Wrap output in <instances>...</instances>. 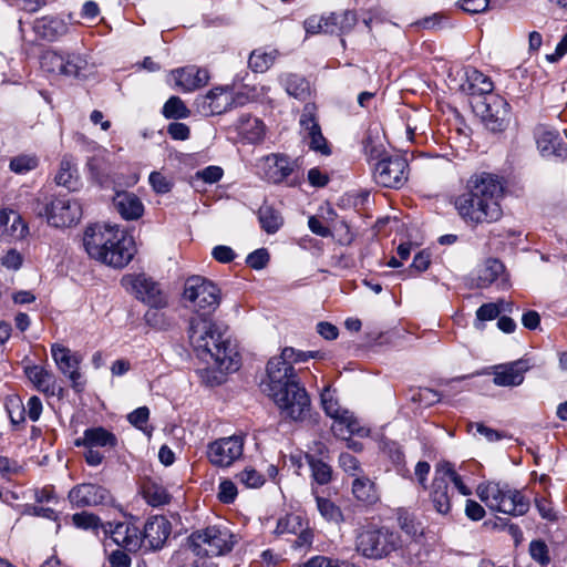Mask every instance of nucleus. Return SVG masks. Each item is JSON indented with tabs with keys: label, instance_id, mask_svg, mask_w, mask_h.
<instances>
[{
	"label": "nucleus",
	"instance_id": "nucleus-1",
	"mask_svg": "<svg viewBox=\"0 0 567 567\" xmlns=\"http://www.w3.org/2000/svg\"><path fill=\"white\" fill-rule=\"evenodd\" d=\"M183 297L196 312L189 320L188 338L197 355L205 361L213 360L220 371H237L239 354L236 347L210 318L220 301L217 286L203 277L193 276L185 282Z\"/></svg>",
	"mask_w": 567,
	"mask_h": 567
},
{
	"label": "nucleus",
	"instance_id": "nucleus-2",
	"mask_svg": "<svg viewBox=\"0 0 567 567\" xmlns=\"http://www.w3.org/2000/svg\"><path fill=\"white\" fill-rule=\"evenodd\" d=\"M503 193L502 177L481 172L467 179L464 192L454 197L453 205L466 224H489L497 221L503 215L499 204Z\"/></svg>",
	"mask_w": 567,
	"mask_h": 567
},
{
	"label": "nucleus",
	"instance_id": "nucleus-3",
	"mask_svg": "<svg viewBox=\"0 0 567 567\" xmlns=\"http://www.w3.org/2000/svg\"><path fill=\"white\" fill-rule=\"evenodd\" d=\"M83 246L91 258L114 268L125 267L135 254L133 238L116 225L86 227Z\"/></svg>",
	"mask_w": 567,
	"mask_h": 567
},
{
	"label": "nucleus",
	"instance_id": "nucleus-4",
	"mask_svg": "<svg viewBox=\"0 0 567 567\" xmlns=\"http://www.w3.org/2000/svg\"><path fill=\"white\" fill-rule=\"evenodd\" d=\"M188 540L193 553L200 557L225 556L233 550L237 543L236 535L226 526L220 525L194 530Z\"/></svg>",
	"mask_w": 567,
	"mask_h": 567
},
{
	"label": "nucleus",
	"instance_id": "nucleus-5",
	"mask_svg": "<svg viewBox=\"0 0 567 567\" xmlns=\"http://www.w3.org/2000/svg\"><path fill=\"white\" fill-rule=\"evenodd\" d=\"M477 495L492 511L512 516H522L529 509V501L517 489L508 485L488 482L477 487Z\"/></svg>",
	"mask_w": 567,
	"mask_h": 567
},
{
	"label": "nucleus",
	"instance_id": "nucleus-6",
	"mask_svg": "<svg viewBox=\"0 0 567 567\" xmlns=\"http://www.w3.org/2000/svg\"><path fill=\"white\" fill-rule=\"evenodd\" d=\"M401 547L400 535L385 527L362 529L355 539L357 550L370 559H382Z\"/></svg>",
	"mask_w": 567,
	"mask_h": 567
},
{
	"label": "nucleus",
	"instance_id": "nucleus-7",
	"mask_svg": "<svg viewBox=\"0 0 567 567\" xmlns=\"http://www.w3.org/2000/svg\"><path fill=\"white\" fill-rule=\"evenodd\" d=\"M280 411L284 420L303 421L310 411V398L303 386L288 382L285 386L268 392Z\"/></svg>",
	"mask_w": 567,
	"mask_h": 567
},
{
	"label": "nucleus",
	"instance_id": "nucleus-8",
	"mask_svg": "<svg viewBox=\"0 0 567 567\" xmlns=\"http://www.w3.org/2000/svg\"><path fill=\"white\" fill-rule=\"evenodd\" d=\"M34 210L38 216L45 217L48 224L56 228L71 227L78 224L82 217L81 204L66 196L55 197L45 203L38 199Z\"/></svg>",
	"mask_w": 567,
	"mask_h": 567
},
{
	"label": "nucleus",
	"instance_id": "nucleus-9",
	"mask_svg": "<svg viewBox=\"0 0 567 567\" xmlns=\"http://www.w3.org/2000/svg\"><path fill=\"white\" fill-rule=\"evenodd\" d=\"M86 65V60L76 52L47 49L40 55L41 70L51 75L79 78Z\"/></svg>",
	"mask_w": 567,
	"mask_h": 567
},
{
	"label": "nucleus",
	"instance_id": "nucleus-10",
	"mask_svg": "<svg viewBox=\"0 0 567 567\" xmlns=\"http://www.w3.org/2000/svg\"><path fill=\"white\" fill-rule=\"evenodd\" d=\"M474 111L491 132H503L509 124L511 105L498 94L480 97L474 104Z\"/></svg>",
	"mask_w": 567,
	"mask_h": 567
},
{
	"label": "nucleus",
	"instance_id": "nucleus-11",
	"mask_svg": "<svg viewBox=\"0 0 567 567\" xmlns=\"http://www.w3.org/2000/svg\"><path fill=\"white\" fill-rule=\"evenodd\" d=\"M268 165L266 178L274 184H285L288 187H296L302 182L301 164L299 159H292L286 154H270L266 156Z\"/></svg>",
	"mask_w": 567,
	"mask_h": 567
},
{
	"label": "nucleus",
	"instance_id": "nucleus-12",
	"mask_svg": "<svg viewBox=\"0 0 567 567\" xmlns=\"http://www.w3.org/2000/svg\"><path fill=\"white\" fill-rule=\"evenodd\" d=\"M245 439L240 434L220 437L207 445V458L213 466L226 468L243 456Z\"/></svg>",
	"mask_w": 567,
	"mask_h": 567
},
{
	"label": "nucleus",
	"instance_id": "nucleus-13",
	"mask_svg": "<svg viewBox=\"0 0 567 567\" xmlns=\"http://www.w3.org/2000/svg\"><path fill=\"white\" fill-rule=\"evenodd\" d=\"M408 166L403 156H384L375 163L373 178L380 186L400 188L408 181Z\"/></svg>",
	"mask_w": 567,
	"mask_h": 567
},
{
	"label": "nucleus",
	"instance_id": "nucleus-14",
	"mask_svg": "<svg viewBox=\"0 0 567 567\" xmlns=\"http://www.w3.org/2000/svg\"><path fill=\"white\" fill-rule=\"evenodd\" d=\"M51 355L59 371L69 379L72 389L78 393L82 392L85 388V380L80 371L83 357L59 343L52 344Z\"/></svg>",
	"mask_w": 567,
	"mask_h": 567
},
{
	"label": "nucleus",
	"instance_id": "nucleus-15",
	"mask_svg": "<svg viewBox=\"0 0 567 567\" xmlns=\"http://www.w3.org/2000/svg\"><path fill=\"white\" fill-rule=\"evenodd\" d=\"M122 284L136 295V298L150 307H166L168 301L159 285L145 274L126 275Z\"/></svg>",
	"mask_w": 567,
	"mask_h": 567
},
{
	"label": "nucleus",
	"instance_id": "nucleus-16",
	"mask_svg": "<svg viewBox=\"0 0 567 567\" xmlns=\"http://www.w3.org/2000/svg\"><path fill=\"white\" fill-rule=\"evenodd\" d=\"M537 150L546 158L563 161L567 157V135L548 125L540 124L534 132Z\"/></svg>",
	"mask_w": 567,
	"mask_h": 567
},
{
	"label": "nucleus",
	"instance_id": "nucleus-17",
	"mask_svg": "<svg viewBox=\"0 0 567 567\" xmlns=\"http://www.w3.org/2000/svg\"><path fill=\"white\" fill-rule=\"evenodd\" d=\"M295 355V349L287 347L282 349L280 355L271 358L267 364V375L269 382L267 391H272L285 386L288 382H297L293 365L290 364V359Z\"/></svg>",
	"mask_w": 567,
	"mask_h": 567
},
{
	"label": "nucleus",
	"instance_id": "nucleus-18",
	"mask_svg": "<svg viewBox=\"0 0 567 567\" xmlns=\"http://www.w3.org/2000/svg\"><path fill=\"white\" fill-rule=\"evenodd\" d=\"M299 124L303 137L308 141L310 150L320 153L321 155H330L331 150L324 136L322 135L321 127L318 123L315 106L306 104L300 115Z\"/></svg>",
	"mask_w": 567,
	"mask_h": 567
},
{
	"label": "nucleus",
	"instance_id": "nucleus-19",
	"mask_svg": "<svg viewBox=\"0 0 567 567\" xmlns=\"http://www.w3.org/2000/svg\"><path fill=\"white\" fill-rule=\"evenodd\" d=\"M68 498L73 507L83 508L105 504L111 496L110 492L100 485L83 483L72 487Z\"/></svg>",
	"mask_w": 567,
	"mask_h": 567
},
{
	"label": "nucleus",
	"instance_id": "nucleus-20",
	"mask_svg": "<svg viewBox=\"0 0 567 567\" xmlns=\"http://www.w3.org/2000/svg\"><path fill=\"white\" fill-rule=\"evenodd\" d=\"M104 534H110L112 540L130 551L140 549L143 545L140 528L128 522L106 523L103 526Z\"/></svg>",
	"mask_w": 567,
	"mask_h": 567
},
{
	"label": "nucleus",
	"instance_id": "nucleus-21",
	"mask_svg": "<svg viewBox=\"0 0 567 567\" xmlns=\"http://www.w3.org/2000/svg\"><path fill=\"white\" fill-rule=\"evenodd\" d=\"M329 450L321 442H315L310 452L305 458L311 470V477L318 485H327L332 480V467L324 461L328 458Z\"/></svg>",
	"mask_w": 567,
	"mask_h": 567
},
{
	"label": "nucleus",
	"instance_id": "nucleus-22",
	"mask_svg": "<svg viewBox=\"0 0 567 567\" xmlns=\"http://www.w3.org/2000/svg\"><path fill=\"white\" fill-rule=\"evenodd\" d=\"M529 369L530 364L527 359L496 365L493 372V382L497 386H518L524 382L525 373Z\"/></svg>",
	"mask_w": 567,
	"mask_h": 567
},
{
	"label": "nucleus",
	"instance_id": "nucleus-23",
	"mask_svg": "<svg viewBox=\"0 0 567 567\" xmlns=\"http://www.w3.org/2000/svg\"><path fill=\"white\" fill-rule=\"evenodd\" d=\"M172 76L183 92H193L205 86L209 79V72L205 68L187 65L172 71Z\"/></svg>",
	"mask_w": 567,
	"mask_h": 567
},
{
	"label": "nucleus",
	"instance_id": "nucleus-24",
	"mask_svg": "<svg viewBox=\"0 0 567 567\" xmlns=\"http://www.w3.org/2000/svg\"><path fill=\"white\" fill-rule=\"evenodd\" d=\"M275 534L278 536L288 534L296 535L295 547L309 546L313 538L312 532L303 527L302 518L295 514H286L280 517L277 522Z\"/></svg>",
	"mask_w": 567,
	"mask_h": 567
},
{
	"label": "nucleus",
	"instance_id": "nucleus-25",
	"mask_svg": "<svg viewBox=\"0 0 567 567\" xmlns=\"http://www.w3.org/2000/svg\"><path fill=\"white\" fill-rule=\"evenodd\" d=\"M171 532L172 525L166 517L152 516L145 523L142 539L143 543H147L150 549L157 550L164 546Z\"/></svg>",
	"mask_w": 567,
	"mask_h": 567
},
{
	"label": "nucleus",
	"instance_id": "nucleus-26",
	"mask_svg": "<svg viewBox=\"0 0 567 567\" xmlns=\"http://www.w3.org/2000/svg\"><path fill=\"white\" fill-rule=\"evenodd\" d=\"M494 284L498 289H507L509 287V276L502 261L491 258L478 270L476 286L487 288Z\"/></svg>",
	"mask_w": 567,
	"mask_h": 567
},
{
	"label": "nucleus",
	"instance_id": "nucleus-27",
	"mask_svg": "<svg viewBox=\"0 0 567 567\" xmlns=\"http://www.w3.org/2000/svg\"><path fill=\"white\" fill-rule=\"evenodd\" d=\"M320 399L322 409L327 415L342 424H346L349 433L353 434L359 432L358 422L348 413V411L340 408L338 400L334 396V391L330 385L323 388Z\"/></svg>",
	"mask_w": 567,
	"mask_h": 567
},
{
	"label": "nucleus",
	"instance_id": "nucleus-28",
	"mask_svg": "<svg viewBox=\"0 0 567 567\" xmlns=\"http://www.w3.org/2000/svg\"><path fill=\"white\" fill-rule=\"evenodd\" d=\"M454 488L444 481L443 475L435 471L431 485L430 502L433 508L441 515H449L452 508Z\"/></svg>",
	"mask_w": 567,
	"mask_h": 567
},
{
	"label": "nucleus",
	"instance_id": "nucleus-29",
	"mask_svg": "<svg viewBox=\"0 0 567 567\" xmlns=\"http://www.w3.org/2000/svg\"><path fill=\"white\" fill-rule=\"evenodd\" d=\"M118 440L114 433L103 426L89 427L83 432V436L75 440V446L114 449Z\"/></svg>",
	"mask_w": 567,
	"mask_h": 567
},
{
	"label": "nucleus",
	"instance_id": "nucleus-30",
	"mask_svg": "<svg viewBox=\"0 0 567 567\" xmlns=\"http://www.w3.org/2000/svg\"><path fill=\"white\" fill-rule=\"evenodd\" d=\"M197 101L205 114L215 115L226 112L233 104L234 99L230 92L225 91L223 87H215Z\"/></svg>",
	"mask_w": 567,
	"mask_h": 567
},
{
	"label": "nucleus",
	"instance_id": "nucleus-31",
	"mask_svg": "<svg viewBox=\"0 0 567 567\" xmlns=\"http://www.w3.org/2000/svg\"><path fill=\"white\" fill-rule=\"evenodd\" d=\"M33 31L47 41H55L69 32L68 23L58 17H42L34 21Z\"/></svg>",
	"mask_w": 567,
	"mask_h": 567
},
{
	"label": "nucleus",
	"instance_id": "nucleus-32",
	"mask_svg": "<svg viewBox=\"0 0 567 567\" xmlns=\"http://www.w3.org/2000/svg\"><path fill=\"white\" fill-rule=\"evenodd\" d=\"M358 19L354 11L344 10L332 12L323 17V32L329 34L349 33L355 25Z\"/></svg>",
	"mask_w": 567,
	"mask_h": 567
},
{
	"label": "nucleus",
	"instance_id": "nucleus-33",
	"mask_svg": "<svg viewBox=\"0 0 567 567\" xmlns=\"http://www.w3.org/2000/svg\"><path fill=\"white\" fill-rule=\"evenodd\" d=\"M113 204L118 214L126 220L138 219L144 213L142 200L133 193H117L113 198Z\"/></svg>",
	"mask_w": 567,
	"mask_h": 567
},
{
	"label": "nucleus",
	"instance_id": "nucleus-34",
	"mask_svg": "<svg viewBox=\"0 0 567 567\" xmlns=\"http://www.w3.org/2000/svg\"><path fill=\"white\" fill-rule=\"evenodd\" d=\"M351 492L358 502L365 505H373L380 499L375 483L364 474L353 478Z\"/></svg>",
	"mask_w": 567,
	"mask_h": 567
},
{
	"label": "nucleus",
	"instance_id": "nucleus-35",
	"mask_svg": "<svg viewBox=\"0 0 567 567\" xmlns=\"http://www.w3.org/2000/svg\"><path fill=\"white\" fill-rule=\"evenodd\" d=\"M465 78L467 87L463 84V90L468 94L480 95L482 97L492 94L494 84L489 76L485 75L475 68H467L465 70Z\"/></svg>",
	"mask_w": 567,
	"mask_h": 567
},
{
	"label": "nucleus",
	"instance_id": "nucleus-36",
	"mask_svg": "<svg viewBox=\"0 0 567 567\" xmlns=\"http://www.w3.org/2000/svg\"><path fill=\"white\" fill-rule=\"evenodd\" d=\"M237 131L248 143H259L265 136L264 122L249 114H244L238 118Z\"/></svg>",
	"mask_w": 567,
	"mask_h": 567
},
{
	"label": "nucleus",
	"instance_id": "nucleus-37",
	"mask_svg": "<svg viewBox=\"0 0 567 567\" xmlns=\"http://www.w3.org/2000/svg\"><path fill=\"white\" fill-rule=\"evenodd\" d=\"M279 83L289 96L298 100H306L310 94L309 82L302 75L296 73H282L279 75Z\"/></svg>",
	"mask_w": 567,
	"mask_h": 567
},
{
	"label": "nucleus",
	"instance_id": "nucleus-38",
	"mask_svg": "<svg viewBox=\"0 0 567 567\" xmlns=\"http://www.w3.org/2000/svg\"><path fill=\"white\" fill-rule=\"evenodd\" d=\"M24 372L39 391L47 394H54L56 381L51 371L41 365H30L24 369Z\"/></svg>",
	"mask_w": 567,
	"mask_h": 567
},
{
	"label": "nucleus",
	"instance_id": "nucleus-39",
	"mask_svg": "<svg viewBox=\"0 0 567 567\" xmlns=\"http://www.w3.org/2000/svg\"><path fill=\"white\" fill-rule=\"evenodd\" d=\"M58 185L68 188L69 190H76L79 187V176L75 163L69 155L63 156L60 162L59 171L54 177Z\"/></svg>",
	"mask_w": 567,
	"mask_h": 567
},
{
	"label": "nucleus",
	"instance_id": "nucleus-40",
	"mask_svg": "<svg viewBox=\"0 0 567 567\" xmlns=\"http://www.w3.org/2000/svg\"><path fill=\"white\" fill-rule=\"evenodd\" d=\"M280 55L277 49H255L248 59V65L252 72L264 73L269 70Z\"/></svg>",
	"mask_w": 567,
	"mask_h": 567
},
{
	"label": "nucleus",
	"instance_id": "nucleus-41",
	"mask_svg": "<svg viewBox=\"0 0 567 567\" xmlns=\"http://www.w3.org/2000/svg\"><path fill=\"white\" fill-rule=\"evenodd\" d=\"M312 495L315 496L317 509L321 517L328 523L341 524L344 520L341 508L331 499L319 496L317 491L312 487Z\"/></svg>",
	"mask_w": 567,
	"mask_h": 567
},
{
	"label": "nucleus",
	"instance_id": "nucleus-42",
	"mask_svg": "<svg viewBox=\"0 0 567 567\" xmlns=\"http://www.w3.org/2000/svg\"><path fill=\"white\" fill-rule=\"evenodd\" d=\"M260 227L267 234L277 233L284 224V219L278 210L269 205H262L258 210Z\"/></svg>",
	"mask_w": 567,
	"mask_h": 567
},
{
	"label": "nucleus",
	"instance_id": "nucleus-43",
	"mask_svg": "<svg viewBox=\"0 0 567 567\" xmlns=\"http://www.w3.org/2000/svg\"><path fill=\"white\" fill-rule=\"evenodd\" d=\"M162 114L166 118L183 120L190 115V110L185 105L179 96H171L162 109Z\"/></svg>",
	"mask_w": 567,
	"mask_h": 567
},
{
	"label": "nucleus",
	"instance_id": "nucleus-44",
	"mask_svg": "<svg viewBox=\"0 0 567 567\" xmlns=\"http://www.w3.org/2000/svg\"><path fill=\"white\" fill-rule=\"evenodd\" d=\"M436 472L443 475L444 481L450 485L453 483L454 488H456L462 495H471V489L464 484L461 475L456 473L453 465L449 462L441 463L436 466Z\"/></svg>",
	"mask_w": 567,
	"mask_h": 567
},
{
	"label": "nucleus",
	"instance_id": "nucleus-45",
	"mask_svg": "<svg viewBox=\"0 0 567 567\" xmlns=\"http://www.w3.org/2000/svg\"><path fill=\"white\" fill-rule=\"evenodd\" d=\"M42 409H43V406H42V402H41L40 398H38L37 395H33L28 400L27 405L22 406L21 411L19 412L18 419H16L13 416L11 411L9 412L11 423L19 424V423L23 422L24 414H27L31 421L37 422L41 416Z\"/></svg>",
	"mask_w": 567,
	"mask_h": 567
},
{
	"label": "nucleus",
	"instance_id": "nucleus-46",
	"mask_svg": "<svg viewBox=\"0 0 567 567\" xmlns=\"http://www.w3.org/2000/svg\"><path fill=\"white\" fill-rule=\"evenodd\" d=\"M164 307H150L144 315L145 322L157 330H167L172 327V319L162 311Z\"/></svg>",
	"mask_w": 567,
	"mask_h": 567
},
{
	"label": "nucleus",
	"instance_id": "nucleus-47",
	"mask_svg": "<svg viewBox=\"0 0 567 567\" xmlns=\"http://www.w3.org/2000/svg\"><path fill=\"white\" fill-rule=\"evenodd\" d=\"M73 525L83 530H97L99 528L103 529L104 524L101 522V518L89 512H80L72 515Z\"/></svg>",
	"mask_w": 567,
	"mask_h": 567
},
{
	"label": "nucleus",
	"instance_id": "nucleus-48",
	"mask_svg": "<svg viewBox=\"0 0 567 567\" xmlns=\"http://www.w3.org/2000/svg\"><path fill=\"white\" fill-rule=\"evenodd\" d=\"M398 525L402 532L410 538H414L421 534V524L415 519L413 514L400 509L396 516Z\"/></svg>",
	"mask_w": 567,
	"mask_h": 567
},
{
	"label": "nucleus",
	"instance_id": "nucleus-49",
	"mask_svg": "<svg viewBox=\"0 0 567 567\" xmlns=\"http://www.w3.org/2000/svg\"><path fill=\"white\" fill-rule=\"evenodd\" d=\"M39 165V159L35 155L21 154L11 158L9 167L16 174H25L35 169Z\"/></svg>",
	"mask_w": 567,
	"mask_h": 567
},
{
	"label": "nucleus",
	"instance_id": "nucleus-50",
	"mask_svg": "<svg viewBox=\"0 0 567 567\" xmlns=\"http://www.w3.org/2000/svg\"><path fill=\"white\" fill-rule=\"evenodd\" d=\"M143 494L147 503L152 506L164 505L169 501V495L165 488L155 484L145 486Z\"/></svg>",
	"mask_w": 567,
	"mask_h": 567
},
{
	"label": "nucleus",
	"instance_id": "nucleus-51",
	"mask_svg": "<svg viewBox=\"0 0 567 567\" xmlns=\"http://www.w3.org/2000/svg\"><path fill=\"white\" fill-rule=\"evenodd\" d=\"M24 515L34 516V517H43L53 522H56L55 533L58 534L61 529V524L59 523V513L55 512L51 507H43L37 505H27L23 511Z\"/></svg>",
	"mask_w": 567,
	"mask_h": 567
},
{
	"label": "nucleus",
	"instance_id": "nucleus-52",
	"mask_svg": "<svg viewBox=\"0 0 567 567\" xmlns=\"http://www.w3.org/2000/svg\"><path fill=\"white\" fill-rule=\"evenodd\" d=\"M239 482L248 488H259L265 484V477L252 467H246L237 474Z\"/></svg>",
	"mask_w": 567,
	"mask_h": 567
},
{
	"label": "nucleus",
	"instance_id": "nucleus-53",
	"mask_svg": "<svg viewBox=\"0 0 567 567\" xmlns=\"http://www.w3.org/2000/svg\"><path fill=\"white\" fill-rule=\"evenodd\" d=\"M340 467L353 478L363 474L359 460L348 452L339 455Z\"/></svg>",
	"mask_w": 567,
	"mask_h": 567
},
{
	"label": "nucleus",
	"instance_id": "nucleus-54",
	"mask_svg": "<svg viewBox=\"0 0 567 567\" xmlns=\"http://www.w3.org/2000/svg\"><path fill=\"white\" fill-rule=\"evenodd\" d=\"M224 171L221 167L216 165L207 166L195 173L194 179L202 181L205 184H215L221 179Z\"/></svg>",
	"mask_w": 567,
	"mask_h": 567
},
{
	"label": "nucleus",
	"instance_id": "nucleus-55",
	"mask_svg": "<svg viewBox=\"0 0 567 567\" xmlns=\"http://www.w3.org/2000/svg\"><path fill=\"white\" fill-rule=\"evenodd\" d=\"M269 260L270 256L268 250L266 248H259L247 256L246 264L255 270H261L268 265Z\"/></svg>",
	"mask_w": 567,
	"mask_h": 567
},
{
	"label": "nucleus",
	"instance_id": "nucleus-56",
	"mask_svg": "<svg viewBox=\"0 0 567 567\" xmlns=\"http://www.w3.org/2000/svg\"><path fill=\"white\" fill-rule=\"evenodd\" d=\"M411 399L414 402L430 406L441 401V394L430 388H420L415 393H413Z\"/></svg>",
	"mask_w": 567,
	"mask_h": 567
},
{
	"label": "nucleus",
	"instance_id": "nucleus-57",
	"mask_svg": "<svg viewBox=\"0 0 567 567\" xmlns=\"http://www.w3.org/2000/svg\"><path fill=\"white\" fill-rule=\"evenodd\" d=\"M237 497V487L230 480H223L218 486V499L224 504H231Z\"/></svg>",
	"mask_w": 567,
	"mask_h": 567
},
{
	"label": "nucleus",
	"instance_id": "nucleus-58",
	"mask_svg": "<svg viewBox=\"0 0 567 567\" xmlns=\"http://www.w3.org/2000/svg\"><path fill=\"white\" fill-rule=\"evenodd\" d=\"M529 553L533 559L538 561L542 566L549 564L548 547L543 540H533L529 545Z\"/></svg>",
	"mask_w": 567,
	"mask_h": 567
},
{
	"label": "nucleus",
	"instance_id": "nucleus-59",
	"mask_svg": "<svg viewBox=\"0 0 567 567\" xmlns=\"http://www.w3.org/2000/svg\"><path fill=\"white\" fill-rule=\"evenodd\" d=\"M502 310L497 302L484 303L476 310V319L481 322L493 320L501 315Z\"/></svg>",
	"mask_w": 567,
	"mask_h": 567
},
{
	"label": "nucleus",
	"instance_id": "nucleus-60",
	"mask_svg": "<svg viewBox=\"0 0 567 567\" xmlns=\"http://www.w3.org/2000/svg\"><path fill=\"white\" fill-rule=\"evenodd\" d=\"M11 217H12V225H11L12 233L17 237H20V238L24 237L25 234L28 233V227L22 221L21 217L18 214H16V213H11V215L1 214L0 215V223L2 225H7Z\"/></svg>",
	"mask_w": 567,
	"mask_h": 567
},
{
	"label": "nucleus",
	"instance_id": "nucleus-61",
	"mask_svg": "<svg viewBox=\"0 0 567 567\" xmlns=\"http://www.w3.org/2000/svg\"><path fill=\"white\" fill-rule=\"evenodd\" d=\"M535 506L542 516V518L549 520V522H556L558 519L557 513L554 509L551 502H549L545 497H536L535 498Z\"/></svg>",
	"mask_w": 567,
	"mask_h": 567
},
{
	"label": "nucleus",
	"instance_id": "nucleus-62",
	"mask_svg": "<svg viewBox=\"0 0 567 567\" xmlns=\"http://www.w3.org/2000/svg\"><path fill=\"white\" fill-rule=\"evenodd\" d=\"M148 181L153 189L158 194L168 193L172 188L169 181L159 172L151 173Z\"/></svg>",
	"mask_w": 567,
	"mask_h": 567
},
{
	"label": "nucleus",
	"instance_id": "nucleus-63",
	"mask_svg": "<svg viewBox=\"0 0 567 567\" xmlns=\"http://www.w3.org/2000/svg\"><path fill=\"white\" fill-rule=\"evenodd\" d=\"M150 417V410L146 406H141L131 412L127 416L130 423L135 427L142 430L147 423Z\"/></svg>",
	"mask_w": 567,
	"mask_h": 567
},
{
	"label": "nucleus",
	"instance_id": "nucleus-64",
	"mask_svg": "<svg viewBox=\"0 0 567 567\" xmlns=\"http://www.w3.org/2000/svg\"><path fill=\"white\" fill-rule=\"evenodd\" d=\"M167 133L173 140L185 141L189 137V127L181 122H173L167 126Z\"/></svg>",
	"mask_w": 567,
	"mask_h": 567
}]
</instances>
